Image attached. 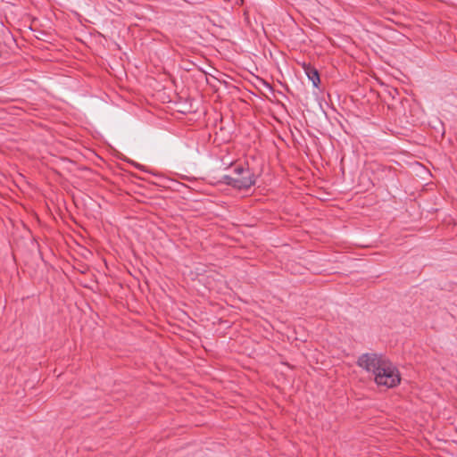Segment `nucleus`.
Returning a JSON list of instances; mask_svg holds the SVG:
<instances>
[{
	"instance_id": "2",
	"label": "nucleus",
	"mask_w": 457,
	"mask_h": 457,
	"mask_svg": "<svg viewBox=\"0 0 457 457\" xmlns=\"http://www.w3.org/2000/svg\"><path fill=\"white\" fill-rule=\"evenodd\" d=\"M221 182L237 190H247L256 182L255 174L247 167L237 165L231 175H223Z\"/></svg>"
},
{
	"instance_id": "1",
	"label": "nucleus",
	"mask_w": 457,
	"mask_h": 457,
	"mask_svg": "<svg viewBox=\"0 0 457 457\" xmlns=\"http://www.w3.org/2000/svg\"><path fill=\"white\" fill-rule=\"evenodd\" d=\"M357 364L374 377L378 386L395 387L401 381L397 368L383 354L368 353L361 354Z\"/></svg>"
},
{
	"instance_id": "5",
	"label": "nucleus",
	"mask_w": 457,
	"mask_h": 457,
	"mask_svg": "<svg viewBox=\"0 0 457 457\" xmlns=\"http://www.w3.org/2000/svg\"><path fill=\"white\" fill-rule=\"evenodd\" d=\"M315 76H316V87H318V85L320 82V75H319V72L317 70H316Z\"/></svg>"
},
{
	"instance_id": "6",
	"label": "nucleus",
	"mask_w": 457,
	"mask_h": 457,
	"mask_svg": "<svg viewBox=\"0 0 457 457\" xmlns=\"http://www.w3.org/2000/svg\"><path fill=\"white\" fill-rule=\"evenodd\" d=\"M315 198L317 199H321V197L319 195V192L316 190V195H315Z\"/></svg>"
},
{
	"instance_id": "4",
	"label": "nucleus",
	"mask_w": 457,
	"mask_h": 457,
	"mask_svg": "<svg viewBox=\"0 0 457 457\" xmlns=\"http://www.w3.org/2000/svg\"><path fill=\"white\" fill-rule=\"evenodd\" d=\"M302 145V149L303 151L305 153V154L307 155V157L310 159V162L312 163H313V160H312V154L311 152V149L308 147L307 145Z\"/></svg>"
},
{
	"instance_id": "3",
	"label": "nucleus",
	"mask_w": 457,
	"mask_h": 457,
	"mask_svg": "<svg viewBox=\"0 0 457 457\" xmlns=\"http://www.w3.org/2000/svg\"><path fill=\"white\" fill-rule=\"evenodd\" d=\"M302 67L308 79L314 84V65L311 62H303Z\"/></svg>"
}]
</instances>
